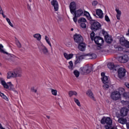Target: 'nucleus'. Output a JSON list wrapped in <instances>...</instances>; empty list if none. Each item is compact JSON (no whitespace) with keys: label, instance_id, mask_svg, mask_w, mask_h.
I'll use <instances>...</instances> for the list:
<instances>
[{"label":"nucleus","instance_id":"nucleus-9","mask_svg":"<svg viewBox=\"0 0 129 129\" xmlns=\"http://www.w3.org/2000/svg\"><path fill=\"white\" fill-rule=\"evenodd\" d=\"M74 41L77 44L82 43L83 42V37L80 34H76L74 36Z\"/></svg>","mask_w":129,"mask_h":129},{"label":"nucleus","instance_id":"nucleus-7","mask_svg":"<svg viewBox=\"0 0 129 129\" xmlns=\"http://www.w3.org/2000/svg\"><path fill=\"white\" fill-rule=\"evenodd\" d=\"M91 29L93 30V31L100 30L101 29V24L98 22H95L92 25Z\"/></svg>","mask_w":129,"mask_h":129},{"label":"nucleus","instance_id":"nucleus-5","mask_svg":"<svg viewBox=\"0 0 129 129\" xmlns=\"http://www.w3.org/2000/svg\"><path fill=\"white\" fill-rule=\"evenodd\" d=\"M39 48V51L41 54L45 55L46 56L49 54V50H48V48H47L44 44H41Z\"/></svg>","mask_w":129,"mask_h":129},{"label":"nucleus","instance_id":"nucleus-41","mask_svg":"<svg viewBox=\"0 0 129 129\" xmlns=\"http://www.w3.org/2000/svg\"><path fill=\"white\" fill-rule=\"evenodd\" d=\"M102 34H103V35H104V38L108 36V34L107 33V32H106V31H104V30H102Z\"/></svg>","mask_w":129,"mask_h":129},{"label":"nucleus","instance_id":"nucleus-43","mask_svg":"<svg viewBox=\"0 0 129 129\" xmlns=\"http://www.w3.org/2000/svg\"><path fill=\"white\" fill-rule=\"evenodd\" d=\"M94 36H95V33H94V32H92L90 35L91 40H94Z\"/></svg>","mask_w":129,"mask_h":129},{"label":"nucleus","instance_id":"nucleus-60","mask_svg":"<svg viewBox=\"0 0 129 129\" xmlns=\"http://www.w3.org/2000/svg\"><path fill=\"white\" fill-rule=\"evenodd\" d=\"M126 127H127V129H129V123H126Z\"/></svg>","mask_w":129,"mask_h":129},{"label":"nucleus","instance_id":"nucleus-50","mask_svg":"<svg viewBox=\"0 0 129 129\" xmlns=\"http://www.w3.org/2000/svg\"><path fill=\"white\" fill-rule=\"evenodd\" d=\"M116 51H122V47L118 46L116 48Z\"/></svg>","mask_w":129,"mask_h":129},{"label":"nucleus","instance_id":"nucleus-36","mask_svg":"<svg viewBox=\"0 0 129 129\" xmlns=\"http://www.w3.org/2000/svg\"><path fill=\"white\" fill-rule=\"evenodd\" d=\"M87 20L86 19L82 17L79 20H78V23H86Z\"/></svg>","mask_w":129,"mask_h":129},{"label":"nucleus","instance_id":"nucleus-16","mask_svg":"<svg viewBox=\"0 0 129 129\" xmlns=\"http://www.w3.org/2000/svg\"><path fill=\"white\" fill-rule=\"evenodd\" d=\"M127 112H128V109L126 108H122L120 110V113L122 116L127 115Z\"/></svg>","mask_w":129,"mask_h":129},{"label":"nucleus","instance_id":"nucleus-10","mask_svg":"<svg viewBox=\"0 0 129 129\" xmlns=\"http://www.w3.org/2000/svg\"><path fill=\"white\" fill-rule=\"evenodd\" d=\"M118 61L120 63H126L128 61L129 57L127 55H124L118 57Z\"/></svg>","mask_w":129,"mask_h":129},{"label":"nucleus","instance_id":"nucleus-49","mask_svg":"<svg viewBox=\"0 0 129 129\" xmlns=\"http://www.w3.org/2000/svg\"><path fill=\"white\" fill-rule=\"evenodd\" d=\"M77 18H79L78 17L76 16V15H75V17L73 18L74 22H75L76 23H77Z\"/></svg>","mask_w":129,"mask_h":129},{"label":"nucleus","instance_id":"nucleus-27","mask_svg":"<svg viewBox=\"0 0 129 129\" xmlns=\"http://www.w3.org/2000/svg\"><path fill=\"white\" fill-rule=\"evenodd\" d=\"M117 91V92H118L120 95H123V94H124V93H125V91L124 90V89L122 88H118V91Z\"/></svg>","mask_w":129,"mask_h":129},{"label":"nucleus","instance_id":"nucleus-12","mask_svg":"<svg viewBox=\"0 0 129 129\" xmlns=\"http://www.w3.org/2000/svg\"><path fill=\"white\" fill-rule=\"evenodd\" d=\"M51 5L53 7L55 12H57L59 10V4L57 0L51 1Z\"/></svg>","mask_w":129,"mask_h":129},{"label":"nucleus","instance_id":"nucleus-24","mask_svg":"<svg viewBox=\"0 0 129 129\" xmlns=\"http://www.w3.org/2000/svg\"><path fill=\"white\" fill-rule=\"evenodd\" d=\"M45 40L46 42L47 43V44H48V45L51 47V52H53V48H52V44H51V42L50 41V39H49V37H48V36H45Z\"/></svg>","mask_w":129,"mask_h":129},{"label":"nucleus","instance_id":"nucleus-30","mask_svg":"<svg viewBox=\"0 0 129 129\" xmlns=\"http://www.w3.org/2000/svg\"><path fill=\"white\" fill-rule=\"evenodd\" d=\"M33 37L37 40V41H40L41 39V36L39 33H36L33 35Z\"/></svg>","mask_w":129,"mask_h":129},{"label":"nucleus","instance_id":"nucleus-3","mask_svg":"<svg viewBox=\"0 0 129 129\" xmlns=\"http://www.w3.org/2000/svg\"><path fill=\"white\" fill-rule=\"evenodd\" d=\"M80 70L83 74H88L93 71V68L91 65H87L81 68Z\"/></svg>","mask_w":129,"mask_h":129},{"label":"nucleus","instance_id":"nucleus-22","mask_svg":"<svg viewBox=\"0 0 129 129\" xmlns=\"http://www.w3.org/2000/svg\"><path fill=\"white\" fill-rule=\"evenodd\" d=\"M82 59H83L82 55H80L79 57L77 56L76 60L75 61V64L76 65V64H78L79 63H80V62H81V60H82Z\"/></svg>","mask_w":129,"mask_h":129},{"label":"nucleus","instance_id":"nucleus-8","mask_svg":"<svg viewBox=\"0 0 129 129\" xmlns=\"http://www.w3.org/2000/svg\"><path fill=\"white\" fill-rule=\"evenodd\" d=\"M118 77L120 79H122L125 76V70L122 68H120L118 70Z\"/></svg>","mask_w":129,"mask_h":129},{"label":"nucleus","instance_id":"nucleus-21","mask_svg":"<svg viewBox=\"0 0 129 129\" xmlns=\"http://www.w3.org/2000/svg\"><path fill=\"white\" fill-rule=\"evenodd\" d=\"M118 122L121 123V124H125L127 122V120L126 118H119L118 120Z\"/></svg>","mask_w":129,"mask_h":129},{"label":"nucleus","instance_id":"nucleus-64","mask_svg":"<svg viewBox=\"0 0 129 129\" xmlns=\"http://www.w3.org/2000/svg\"><path fill=\"white\" fill-rule=\"evenodd\" d=\"M47 118L48 119H50V116H46Z\"/></svg>","mask_w":129,"mask_h":129},{"label":"nucleus","instance_id":"nucleus-63","mask_svg":"<svg viewBox=\"0 0 129 129\" xmlns=\"http://www.w3.org/2000/svg\"><path fill=\"white\" fill-rule=\"evenodd\" d=\"M3 128H4V127H3V125H2V124L0 123V128H1V129H2Z\"/></svg>","mask_w":129,"mask_h":129},{"label":"nucleus","instance_id":"nucleus-4","mask_svg":"<svg viewBox=\"0 0 129 129\" xmlns=\"http://www.w3.org/2000/svg\"><path fill=\"white\" fill-rule=\"evenodd\" d=\"M121 98V95L119 94V93L117 92V91H114L112 92L111 94V98L113 100H118V99H120Z\"/></svg>","mask_w":129,"mask_h":129},{"label":"nucleus","instance_id":"nucleus-23","mask_svg":"<svg viewBox=\"0 0 129 129\" xmlns=\"http://www.w3.org/2000/svg\"><path fill=\"white\" fill-rule=\"evenodd\" d=\"M14 58H16V56L14 54H9L7 56H6V59L10 61H13V59H14Z\"/></svg>","mask_w":129,"mask_h":129},{"label":"nucleus","instance_id":"nucleus-39","mask_svg":"<svg viewBox=\"0 0 129 129\" xmlns=\"http://www.w3.org/2000/svg\"><path fill=\"white\" fill-rule=\"evenodd\" d=\"M51 93L52 95H54V96H56L57 95V91L55 89H50Z\"/></svg>","mask_w":129,"mask_h":129},{"label":"nucleus","instance_id":"nucleus-44","mask_svg":"<svg viewBox=\"0 0 129 129\" xmlns=\"http://www.w3.org/2000/svg\"><path fill=\"white\" fill-rule=\"evenodd\" d=\"M1 97H2V98H4V99H5V100H8V97L4 94H1Z\"/></svg>","mask_w":129,"mask_h":129},{"label":"nucleus","instance_id":"nucleus-40","mask_svg":"<svg viewBox=\"0 0 129 129\" xmlns=\"http://www.w3.org/2000/svg\"><path fill=\"white\" fill-rule=\"evenodd\" d=\"M6 20H7V22L8 23L9 25H10V26L12 27V28H14V25L11 22V20H10V19L6 18Z\"/></svg>","mask_w":129,"mask_h":129},{"label":"nucleus","instance_id":"nucleus-42","mask_svg":"<svg viewBox=\"0 0 129 129\" xmlns=\"http://www.w3.org/2000/svg\"><path fill=\"white\" fill-rule=\"evenodd\" d=\"M16 45L18 48H22V44H21V42L19 40L16 41Z\"/></svg>","mask_w":129,"mask_h":129},{"label":"nucleus","instance_id":"nucleus-52","mask_svg":"<svg viewBox=\"0 0 129 129\" xmlns=\"http://www.w3.org/2000/svg\"><path fill=\"white\" fill-rule=\"evenodd\" d=\"M31 91H32V92H34L35 93H36L37 92V90L35 89L34 87H32Z\"/></svg>","mask_w":129,"mask_h":129},{"label":"nucleus","instance_id":"nucleus-51","mask_svg":"<svg viewBox=\"0 0 129 129\" xmlns=\"http://www.w3.org/2000/svg\"><path fill=\"white\" fill-rule=\"evenodd\" d=\"M103 87L104 88V89H108V87H109V86H108L107 84H104L103 86Z\"/></svg>","mask_w":129,"mask_h":129},{"label":"nucleus","instance_id":"nucleus-54","mask_svg":"<svg viewBox=\"0 0 129 129\" xmlns=\"http://www.w3.org/2000/svg\"><path fill=\"white\" fill-rule=\"evenodd\" d=\"M97 49L98 50H100V52H104V50L100 48V47H98Z\"/></svg>","mask_w":129,"mask_h":129},{"label":"nucleus","instance_id":"nucleus-11","mask_svg":"<svg viewBox=\"0 0 129 129\" xmlns=\"http://www.w3.org/2000/svg\"><path fill=\"white\" fill-rule=\"evenodd\" d=\"M76 3L74 2H73L72 3H70V12H71V14H74V13H75V11L76 10Z\"/></svg>","mask_w":129,"mask_h":129},{"label":"nucleus","instance_id":"nucleus-53","mask_svg":"<svg viewBox=\"0 0 129 129\" xmlns=\"http://www.w3.org/2000/svg\"><path fill=\"white\" fill-rule=\"evenodd\" d=\"M125 47H126V48H129V41H127L126 42V44L125 45Z\"/></svg>","mask_w":129,"mask_h":129},{"label":"nucleus","instance_id":"nucleus-1","mask_svg":"<svg viewBox=\"0 0 129 129\" xmlns=\"http://www.w3.org/2000/svg\"><path fill=\"white\" fill-rule=\"evenodd\" d=\"M101 123L102 124H106L104 126L105 128L106 129H109L111 127V125H112V120L109 117H104L102 118L101 120Z\"/></svg>","mask_w":129,"mask_h":129},{"label":"nucleus","instance_id":"nucleus-31","mask_svg":"<svg viewBox=\"0 0 129 129\" xmlns=\"http://www.w3.org/2000/svg\"><path fill=\"white\" fill-rule=\"evenodd\" d=\"M107 67L109 68V69H110V70H112V69H114V67H115V66H114V63H112V62H109L108 64H107Z\"/></svg>","mask_w":129,"mask_h":129},{"label":"nucleus","instance_id":"nucleus-14","mask_svg":"<svg viewBox=\"0 0 129 129\" xmlns=\"http://www.w3.org/2000/svg\"><path fill=\"white\" fill-rule=\"evenodd\" d=\"M84 13V11H83V10L80 9L77 11H75V12L74 13V14H75V16H76V17H81V16H82L83 15Z\"/></svg>","mask_w":129,"mask_h":129},{"label":"nucleus","instance_id":"nucleus-61","mask_svg":"<svg viewBox=\"0 0 129 129\" xmlns=\"http://www.w3.org/2000/svg\"><path fill=\"white\" fill-rule=\"evenodd\" d=\"M2 13H3V10H2V7L0 6V14H2Z\"/></svg>","mask_w":129,"mask_h":129},{"label":"nucleus","instance_id":"nucleus-45","mask_svg":"<svg viewBox=\"0 0 129 129\" xmlns=\"http://www.w3.org/2000/svg\"><path fill=\"white\" fill-rule=\"evenodd\" d=\"M98 4V2L96 1H93L92 5L93 7H96L97 5Z\"/></svg>","mask_w":129,"mask_h":129},{"label":"nucleus","instance_id":"nucleus-48","mask_svg":"<svg viewBox=\"0 0 129 129\" xmlns=\"http://www.w3.org/2000/svg\"><path fill=\"white\" fill-rule=\"evenodd\" d=\"M105 20L106 22H110V19H109V17H108L107 15H105Z\"/></svg>","mask_w":129,"mask_h":129},{"label":"nucleus","instance_id":"nucleus-33","mask_svg":"<svg viewBox=\"0 0 129 129\" xmlns=\"http://www.w3.org/2000/svg\"><path fill=\"white\" fill-rule=\"evenodd\" d=\"M82 56L83 57V59H86V60L91 59L90 54H84V55H82Z\"/></svg>","mask_w":129,"mask_h":129},{"label":"nucleus","instance_id":"nucleus-25","mask_svg":"<svg viewBox=\"0 0 129 129\" xmlns=\"http://www.w3.org/2000/svg\"><path fill=\"white\" fill-rule=\"evenodd\" d=\"M126 42H127V41H126L125 39H124V38H123V37L120 38V43L122 46H124V47H125V45L126 44Z\"/></svg>","mask_w":129,"mask_h":129},{"label":"nucleus","instance_id":"nucleus-20","mask_svg":"<svg viewBox=\"0 0 129 129\" xmlns=\"http://www.w3.org/2000/svg\"><path fill=\"white\" fill-rule=\"evenodd\" d=\"M115 11L117 13L116 14V18L117 20H120V16H121V11L118 9V8L115 9Z\"/></svg>","mask_w":129,"mask_h":129},{"label":"nucleus","instance_id":"nucleus-62","mask_svg":"<svg viewBox=\"0 0 129 129\" xmlns=\"http://www.w3.org/2000/svg\"><path fill=\"white\" fill-rule=\"evenodd\" d=\"M28 10H31V6H29V5H28Z\"/></svg>","mask_w":129,"mask_h":129},{"label":"nucleus","instance_id":"nucleus-59","mask_svg":"<svg viewBox=\"0 0 129 129\" xmlns=\"http://www.w3.org/2000/svg\"><path fill=\"white\" fill-rule=\"evenodd\" d=\"M101 75L102 77H104V76H105V74H104V73H101Z\"/></svg>","mask_w":129,"mask_h":129},{"label":"nucleus","instance_id":"nucleus-34","mask_svg":"<svg viewBox=\"0 0 129 129\" xmlns=\"http://www.w3.org/2000/svg\"><path fill=\"white\" fill-rule=\"evenodd\" d=\"M0 52L1 53H3V54H8V52L5 51V50L4 49V46L2 44H0Z\"/></svg>","mask_w":129,"mask_h":129},{"label":"nucleus","instance_id":"nucleus-28","mask_svg":"<svg viewBox=\"0 0 129 129\" xmlns=\"http://www.w3.org/2000/svg\"><path fill=\"white\" fill-rule=\"evenodd\" d=\"M105 41L107 42V43H111V42H112V38L109 36L108 35H107V36L105 37Z\"/></svg>","mask_w":129,"mask_h":129},{"label":"nucleus","instance_id":"nucleus-29","mask_svg":"<svg viewBox=\"0 0 129 129\" xmlns=\"http://www.w3.org/2000/svg\"><path fill=\"white\" fill-rule=\"evenodd\" d=\"M84 16H86V17H87L89 21H92V18H91V16H90V14H89V13L87 12V11H85L84 12Z\"/></svg>","mask_w":129,"mask_h":129},{"label":"nucleus","instance_id":"nucleus-32","mask_svg":"<svg viewBox=\"0 0 129 129\" xmlns=\"http://www.w3.org/2000/svg\"><path fill=\"white\" fill-rule=\"evenodd\" d=\"M73 95H75V96H77V92L73 91H70L69 92V96L70 97L73 96Z\"/></svg>","mask_w":129,"mask_h":129},{"label":"nucleus","instance_id":"nucleus-26","mask_svg":"<svg viewBox=\"0 0 129 129\" xmlns=\"http://www.w3.org/2000/svg\"><path fill=\"white\" fill-rule=\"evenodd\" d=\"M102 81L104 84H106V83H108L109 81L108 80V78L107 76H104L101 78Z\"/></svg>","mask_w":129,"mask_h":129},{"label":"nucleus","instance_id":"nucleus-56","mask_svg":"<svg viewBox=\"0 0 129 129\" xmlns=\"http://www.w3.org/2000/svg\"><path fill=\"white\" fill-rule=\"evenodd\" d=\"M125 85L126 87H127V88H129V83H125Z\"/></svg>","mask_w":129,"mask_h":129},{"label":"nucleus","instance_id":"nucleus-2","mask_svg":"<svg viewBox=\"0 0 129 129\" xmlns=\"http://www.w3.org/2000/svg\"><path fill=\"white\" fill-rule=\"evenodd\" d=\"M23 75L22 74V71L20 70H15L14 72H9L8 73L7 78L10 79L13 77L14 78H17V77H22Z\"/></svg>","mask_w":129,"mask_h":129},{"label":"nucleus","instance_id":"nucleus-15","mask_svg":"<svg viewBox=\"0 0 129 129\" xmlns=\"http://www.w3.org/2000/svg\"><path fill=\"white\" fill-rule=\"evenodd\" d=\"M96 14L100 19H103V12L101 9H97Z\"/></svg>","mask_w":129,"mask_h":129},{"label":"nucleus","instance_id":"nucleus-35","mask_svg":"<svg viewBox=\"0 0 129 129\" xmlns=\"http://www.w3.org/2000/svg\"><path fill=\"white\" fill-rule=\"evenodd\" d=\"M69 68L71 70H73L74 69V67L73 66V62L72 61H71L69 62Z\"/></svg>","mask_w":129,"mask_h":129},{"label":"nucleus","instance_id":"nucleus-55","mask_svg":"<svg viewBox=\"0 0 129 129\" xmlns=\"http://www.w3.org/2000/svg\"><path fill=\"white\" fill-rule=\"evenodd\" d=\"M66 46H67V47H71V42H68L66 43Z\"/></svg>","mask_w":129,"mask_h":129},{"label":"nucleus","instance_id":"nucleus-47","mask_svg":"<svg viewBox=\"0 0 129 129\" xmlns=\"http://www.w3.org/2000/svg\"><path fill=\"white\" fill-rule=\"evenodd\" d=\"M81 28H83V29L86 28V24L84 23H81Z\"/></svg>","mask_w":129,"mask_h":129},{"label":"nucleus","instance_id":"nucleus-13","mask_svg":"<svg viewBox=\"0 0 129 129\" xmlns=\"http://www.w3.org/2000/svg\"><path fill=\"white\" fill-rule=\"evenodd\" d=\"M94 41L97 45H102L103 44V39L99 36H96L94 38Z\"/></svg>","mask_w":129,"mask_h":129},{"label":"nucleus","instance_id":"nucleus-17","mask_svg":"<svg viewBox=\"0 0 129 129\" xmlns=\"http://www.w3.org/2000/svg\"><path fill=\"white\" fill-rule=\"evenodd\" d=\"M78 48L80 51H85L86 45H85V43L81 42L79 44Z\"/></svg>","mask_w":129,"mask_h":129},{"label":"nucleus","instance_id":"nucleus-58","mask_svg":"<svg viewBox=\"0 0 129 129\" xmlns=\"http://www.w3.org/2000/svg\"><path fill=\"white\" fill-rule=\"evenodd\" d=\"M126 36L127 37H129V29H128V31H127V33H126Z\"/></svg>","mask_w":129,"mask_h":129},{"label":"nucleus","instance_id":"nucleus-57","mask_svg":"<svg viewBox=\"0 0 129 129\" xmlns=\"http://www.w3.org/2000/svg\"><path fill=\"white\" fill-rule=\"evenodd\" d=\"M1 14H2L3 18H6V16L5 15V14H4V11H2V12Z\"/></svg>","mask_w":129,"mask_h":129},{"label":"nucleus","instance_id":"nucleus-19","mask_svg":"<svg viewBox=\"0 0 129 129\" xmlns=\"http://www.w3.org/2000/svg\"><path fill=\"white\" fill-rule=\"evenodd\" d=\"M87 95H88V96H89L90 98L93 99V100H95V99H94V95H93V93H92L91 90H88V91L87 92Z\"/></svg>","mask_w":129,"mask_h":129},{"label":"nucleus","instance_id":"nucleus-37","mask_svg":"<svg viewBox=\"0 0 129 129\" xmlns=\"http://www.w3.org/2000/svg\"><path fill=\"white\" fill-rule=\"evenodd\" d=\"M74 74L75 76V77L77 78L79 77V75H80V73L77 70H75L74 71Z\"/></svg>","mask_w":129,"mask_h":129},{"label":"nucleus","instance_id":"nucleus-46","mask_svg":"<svg viewBox=\"0 0 129 129\" xmlns=\"http://www.w3.org/2000/svg\"><path fill=\"white\" fill-rule=\"evenodd\" d=\"M90 54L91 56V59H95V58H96L97 57L96 54H95V53H92Z\"/></svg>","mask_w":129,"mask_h":129},{"label":"nucleus","instance_id":"nucleus-38","mask_svg":"<svg viewBox=\"0 0 129 129\" xmlns=\"http://www.w3.org/2000/svg\"><path fill=\"white\" fill-rule=\"evenodd\" d=\"M74 100L77 105L80 107L81 106V104H80V102L79 99H76V98H74Z\"/></svg>","mask_w":129,"mask_h":129},{"label":"nucleus","instance_id":"nucleus-6","mask_svg":"<svg viewBox=\"0 0 129 129\" xmlns=\"http://www.w3.org/2000/svg\"><path fill=\"white\" fill-rule=\"evenodd\" d=\"M0 82H1L2 85H3V86L4 87V88H6V89H9V86L10 87H13V84H12V82H9L7 83L6 82V81H5V79H4L3 78H0Z\"/></svg>","mask_w":129,"mask_h":129},{"label":"nucleus","instance_id":"nucleus-18","mask_svg":"<svg viewBox=\"0 0 129 129\" xmlns=\"http://www.w3.org/2000/svg\"><path fill=\"white\" fill-rule=\"evenodd\" d=\"M63 56H64V58H66L67 59V60H70V59H72V58H73V53L68 54L66 52H64Z\"/></svg>","mask_w":129,"mask_h":129}]
</instances>
